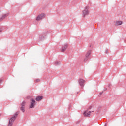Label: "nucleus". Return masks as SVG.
<instances>
[{"label": "nucleus", "instance_id": "1", "mask_svg": "<svg viewBox=\"0 0 126 126\" xmlns=\"http://www.w3.org/2000/svg\"><path fill=\"white\" fill-rule=\"evenodd\" d=\"M17 116H18V113L16 112L15 113V114H14L13 117L9 119L8 126H12V125H13L14 121H15L16 118H17Z\"/></svg>", "mask_w": 126, "mask_h": 126}, {"label": "nucleus", "instance_id": "2", "mask_svg": "<svg viewBox=\"0 0 126 126\" xmlns=\"http://www.w3.org/2000/svg\"><path fill=\"white\" fill-rule=\"evenodd\" d=\"M89 15V6H87L83 11L82 16L85 17L86 16Z\"/></svg>", "mask_w": 126, "mask_h": 126}, {"label": "nucleus", "instance_id": "3", "mask_svg": "<svg viewBox=\"0 0 126 126\" xmlns=\"http://www.w3.org/2000/svg\"><path fill=\"white\" fill-rule=\"evenodd\" d=\"M35 106H36V100L34 98H31L30 99V103L29 105L30 109H33L35 108Z\"/></svg>", "mask_w": 126, "mask_h": 126}, {"label": "nucleus", "instance_id": "4", "mask_svg": "<svg viewBox=\"0 0 126 126\" xmlns=\"http://www.w3.org/2000/svg\"><path fill=\"white\" fill-rule=\"evenodd\" d=\"M91 55V50H89L88 51L87 53L86 54L85 57L86 58L84 59V62H87L88 60H89V56Z\"/></svg>", "mask_w": 126, "mask_h": 126}, {"label": "nucleus", "instance_id": "5", "mask_svg": "<svg viewBox=\"0 0 126 126\" xmlns=\"http://www.w3.org/2000/svg\"><path fill=\"white\" fill-rule=\"evenodd\" d=\"M45 16H46L45 14H41L37 17L36 20H37V21H40V20H42V19L45 18Z\"/></svg>", "mask_w": 126, "mask_h": 126}, {"label": "nucleus", "instance_id": "6", "mask_svg": "<svg viewBox=\"0 0 126 126\" xmlns=\"http://www.w3.org/2000/svg\"><path fill=\"white\" fill-rule=\"evenodd\" d=\"M68 47V44H64V46H63V47H62L61 52H62V53H64V52H65V51L66 50V49H67Z\"/></svg>", "mask_w": 126, "mask_h": 126}, {"label": "nucleus", "instance_id": "7", "mask_svg": "<svg viewBox=\"0 0 126 126\" xmlns=\"http://www.w3.org/2000/svg\"><path fill=\"white\" fill-rule=\"evenodd\" d=\"M84 83H85V80L82 79H79V84L80 86H84Z\"/></svg>", "mask_w": 126, "mask_h": 126}, {"label": "nucleus", "instance_id": "8", "mask_svg": "<svg viewBox=\"0 0 126 126\" xmlns=\"http://www.w3.org/2000/svg\"><path fill=\"white\" fill-rule=\"evenodd\" d=\"M9 15V13H6L4 15H3V16L1 17H0V22L3 20L5 17H7V16H8Z\"/></svg>", "mask_w": 126, "mask_h": 126}, {"label": "nucleus", "instance_id": "9", "mask_svg": "<svg viewBox=\"0 0 126 126\" xmlns=\"http://www.w3.org/2000/svg\"><path fill=\"white\" fill-rule=\"evenodd\" d=\"M90 114H91V111L88 112L87 111H86L84 112L85 117H89V116H90Z\"/></svg>", "mask_w": 126, "mask_h": 126}, {"label": "nucleus", "instance_id": "10", "mask_svg": "<svg viewBox=\"0 0 126 126\" xmlns=\"http://www.w3.org/2000/svg\"><path fill=\"white\" fill-rule=\"evenodd\" d=\"M122 24H123V22H122V21H116L115 23V25H116V26L122 25Z\"/></svg>", "mask_w": 126, "mask_h": 126}, {"label": "nucleus", "instance_id": "11", "mask_svg": "<svg viewBox=\"0 0 126 126\" xmlns=\"http://www.w3.org/2000/svg\"><path fill=\"white\" fill-rule=\"evenodd\" d=\"M43 96H37L35 100L36 101H37L38 102L41 101V100H42V99H43Z\"/></svg>", "mask_w": 126, "mask_h": 126}, {"label": "nucleus", "instance_id": "12", "mask_svg": "<svg viewBox=\"0 0 126 126\" xmlns=\"http://www.w3.org/2000/svg\"><path fill=\"white\" fill-rule=\"evenodd\" d=\"M25 109V107H23V106L21 107L20 110L21 111H22V112H23V113H24L25 112V109Z\"/></svg>", "mask_w": 126, "mask_h": 126}, {"label": "nucleus", "instance_id": "13", "mask_svg": "<svg viewBox=\"0 0 126 126\" xmlns=\"http://www.w3.org/2000/svg\"><path fill=\"white\" fill-rule=\"evenodd\" d=\"M46 37V35H43L42 36L40 37V40L42 41V40H44Z\"/></svg>", "mask_w": 126, "mask_h": 126}, {"label": "nucleus", "instance_id": "14", "mask_svg": "<svg viewBox=\"0 0 126 126\" xmlns=\"http://www.w3.org/2000/svg\"><path fill=\"white\" fill-rule=\"evenodd\" d=\"M60 64H61V62H60L59 61H56L55 65H59Z\"/></svg>", "mask_w": 126, "mask_h": 126}, {"label": "nucleus", "instance_id": "15", "mask_svg": "<svg viewBox=\"0 0 126 126\" xmlns=\"http://www.w3.org/2000/svg\"><path fill=\"white\" fill-rule=\"evenodd\" d=\"M26 102L25 101H23V102L21 104V107H25V104Z\"/></svg>", "mask_w": 126, "mask_h": 126}, {"label": "nucleus", "instance_id": "16", "mask_svg": "<svg viewBox=\"0 0 126 126\" xmlns=\"http://www.w3.org/2000/svg\"><path fill=\"white\" fill-rule=\"evenodd\" d=\"M103 93H104V91L100 92L98 94L99 97H101V96H102V94H103Z\"/></svg>", "mask_w": 126, "mask_h": 126}, {"label": "nucleus", "instance_id": "17", "mask_svg": "<svg viewBox=\"0 0 126 126\" xmlns=\"http://www.w3.org/2000/svg\"><path fill=\"white\" fill-rule=\"evenodd\" d=\"M2 32V28H0V33H1Z\"/></svg>", "mask_w": 126, "mask_h": 126}, {"label": "nucleus", "instance_id": "18", "mask_svg": "<svg viewBox=\"0 0 126 126\" xmlns=\"http://www.w3.org/2000/svg\"><path fill=\"white\" fill-rule=\"evenodd\" d=\"M39 81H40V79H37L36 80V82H39Z\"/></svg>", "mask_w": 126, "mask_h": 126}, {"label": "nucleus", "instance_id": "19", "mask_svg": "<svg viewBox=\"0 0 126 126\" xmlns=\"http://www.w3.org/2000/svg\"><path fill=\"white\" fill-rule=\"evenodd\" d=\"M105 53L106 54H108V49H106Z\"/></svg>", "mask_w": 126, "mask_h": 126}, {"label": "nucleus", "instance_id": "20", "mask_svg": "<svg viewBox=\"0 0 126 126\" xmlns=\"http://www.w3.org/2000/svg\"><path fill=\"white\" fill-rule=\"evenodd\" d=\"M92 106H90L89 107V110H90V109H92Z\"/></svg>", "mask_w": 126, "mask_h": 126}, {"label": "nucleus", "instance_id": "21", "mask_svg": "<svg viewBox=\"0 0 126 126\" xmlns=\"http://www.w3.org/2000/svg\"><path fill=\"white\" fill-rule=\"evenodd\" d=\"M111 85H112L111 84H109V85H108V87H110V86H111Z\"/></svg>", "mask_w": 126, "mask_h": 126}, {"label": "nucleus", "instance_id": "22", "mask_svg": "<svg viewBox=\"0 0 126 126\" xmlns=\"http://www.w3.org/2000/svg\"><path fill=\"white\" fill-rule=\"evenodd\" d=\"M107 126V123L105 124V126Z\"/></svg>", "mask_w": 126, "mask_h": 126}, {"label": "nucleus", "instance_id": "23", "mask_svg": "<svg viewBox=\"0 0 126 126\" xmlns=\"http://www.w3.org/2000/svg\"><path fill=\"white\" fill-rule=\"evenodd\" d=\"M0 116H1V114H0Z\"/></svg>", "mask_w": 126, "mask_h": 126}]
</instances>
